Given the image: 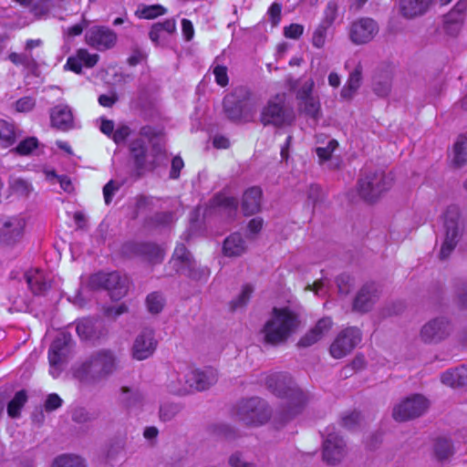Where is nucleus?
Returning a JSON list of instances; mask_svg holds the SVG:
<instances>
[{"label": "nucleus", "instance_id": "f257e3e1", "mask_svg": "<svg viewBox=\"0 0 467 467\" xmlns=\"http://www.w3.org/2000/svg\"><path fill=\"white\" fill-rule=\"evenodd\" d=\"M119 368V358L109 348L93 351L83 362L73 368V375L84 385L95 386L110 378Z\"/></svg>", "mask_w": 467, "mask_h": 467}, {"label": "nucleus", "instance_id": "f03ea898", "mask_svg": "<svg viewBox=\"0 0 467 467\" xmlns=\"http://www.w3.org/2000/svg\"><path fill=\"white\" fill-rule=\"evenodd\" d=\"M216 381L217 373L211 368L200 370L181 365L169 374L166 388L171 394L187 395L195 390H205Z\"/></svg>", "mask_w": 467, "mask_h": 467}, {"label": "nucleus", "instance_id": "7ed1b4c3", "mask_svg": "<svg viewBox=\"0 0 467 467\" xmlns=\"http://www.w3.org/2000/svg\"><path fill=\"white\" fill-rule=\"evenodd\" d=\"M265 385L275 395L286 399L285 408L280 413V420L283 422L298 414L309 400V396L286 373L275 372L268 375Z\"/></svg>", "mask_w": 467, "mask_h": 467}, {"label": "nucleus", "instance_id": "20e7f679", "mask_svg": "<svg viewBox=\"0 0 467 467\" xmlns=\"http://www.w3.org/2000/svg\"><path fill=\"white\" fill-rule=\"evenodd\" d=\"M299 324V316L296 311L287 306L274 307L262 328L264 339L275 346L283 344L296 331Z\"/></svg>", "mask_w": 467, "mask_h": 467}, {"label": "nucleus", "instance_id": "39448f33", "mask_svg": "<svg viewBox=\"0 0 467 467\" xmlns=\"http://www.w3.org/2000/svg\"><path fill=\"white\" fill-rule=\"evenodd\" d=\"M223 104L227 119L234 122H251L257 111L256 102L252 99L250 90L245 87L235 88L224 97Z\"/></svg>", "mask_w": 467, "mask_h": 467}, {"label": "nucleus", "instance_id": "423d86ee", "mask_svg": "<svg viewBox=\"0 0 467 467\" xmlns=\"http://www.w3.org/2000/svg\"><path fill=\"white\" fill-rule=\"evenodd\" d=\"M393 184V176L381 170L365 171L358 180L359 195L367 202H375Z\"/></svg>", "mask_w": 467, "mask_h": 467}, {"label": "nucleus", "instance_id": "0eeeda50", "mask_svg": "<svg viewBox=\"0 0 467 467\" xmlns=\"http://www.w3.org/2000/svg\"><path fill=\"white\" fill-rule=\"evenodd\" d=\"M130 152L138 174L143 171L153 170L163 159V150L153 145L149 152L146 140L142 138L133 140L130 144Z\"/></svg>", "mask_w": 467, "mask_h": 467}, {"label": "nucleus", "instance_id": "6e6552de", "mask_svg": "<svg viewBox=\"0 0 467 467\" xmlns=\"http://www.w3.org/2000/svg\"><path fill=\"white\" fill-rule=\"evenodd\" d=\"M295 121V113L285 105L283 99L276 97L268 100L260 113V122L263 126L283 128Z\"/></svg>", "mask_w": 467, "mask_h": 467}, {"label": "nucleus", "instance_id": "1a4fd4ad", "mask_svg": "<svg viewBox=\"0 0 467 467\" xmlns=\"http://www.w3.org/2000/svg\"><path fill=\"white\" fill-rule=\"evenodd\" d=\"M171 263L176 272L195 280L206 279L210 275V270L207 267L197 265L184 244L176 246Z\"/></svg>", "mask_w": 467, "mask_h": 467}, {"label": "nucleus", "instance_id": "9d476101", "mask_svg": "<svg viewBox=\"0 0 467 467\" xmlns=\"http://www.w3.org/2000/svg\"><path fill=\"white\" fill-rule=\"evenodd\" d=\"M237 416L246 425H259L269 420L270 410L265 400L251 398L239 403Z\"/></svg>", "mask_w": 467, "mask_h": 467}, {"label": "nucleus", "instance_id": "9b49d317", "mask_svg": "<svg viewBox=\"0 0 467 467\" xmlns=\"http://www.w3.org/2000/svg\"><path fill=\"white\" fill-rule=\"evenodd\" d=\"M90 285L93 288H104L111 299L119 300L128 292L129 281L117 272L99 273L91 276Z\"/></svg>", "mask_w": 467, "mask_h": 467}, {"label": "nucleus", "instance_id": "f8f14e48", "mask_svg": "<svg viewBox=\"0 0 467 467\" xmlns=\"http://www.w3.org/2000/svg\"><path fill=\"white\" fill-rule=\"evenodd\" d=\"M430 406L429 400L420 394L411 395L393 408L392 416L397 421H407L423 415Z\"/></svg>", "mask_w": 467, "mask_h": 467}, {"label": "nucleus", "instance_id": "ddd939ff", "mask_svg": "<svg viewBox=\"0 0 467 467\" xmlns=\"http://www.w3.org/2000/svg\"><path fill=\"white\" fill-rule=\"evenodd\" d=\"M460 212L458 207L450 206L444 214L445 239L441 245L440 257L446 259L455 248L459 237Z\"/></svg>", "mask_w": 467, "mask_h": 467}, {"label": "nucleus", "instance_id": "4468645a", "mask_svg": "<svg viewBox=\"0 0 467 467\" xmlns=\"http://www.w3.org/2000/svg\"><path fill=\"white\" fill-rule=\"evenodd\" d=\"M360 341V330L354 327H347L334 339L329 352L334 358H342L348 355Z\"/></svg>", "mask_w": 467, "mask_h": 467}, {"label": "nucleus", "instance_id": "2eb2a0df", "mask_svg": "<svg viewBox=\"0 0 467 467\" xmlns=\"http://www.w3.org/2000/svg\"><path fill=\"white\" fill-rule=\"evenodd\" d=\"M118 40L117 34L108 26H93L85 33V42L90 47L103 52L113 48Z\"/></svg>", "mask_w": 467, "mask_h": 467}, {"label": "nucleus", "instance_id": "dca6fc26", "mask_svg": "<svg viewBox=\"0 0 467 467\" xmlns=\"http://www.w3.org/2000/svg\"><path fill=\"white\" fill-rule=\"evenodd\" d=\"M378 33L379 26L377 22L368 17L357 19L348 27V37L357 46L369 43Z\"/></svg>", "mask_w": 467, "mask_h": 467}, {"label": "nucleus", "instance_id": "f3484780", "mask_svg": "<svg viewBox=\"0 0 467 467\" xmlns=\"http://www.w3.org/2000/svg\"><path fill=\"white\" fill-rule=\"evenodd\" d=\"M450 333V322L444 317H436L422 326L420 337L426 344H437L447 338Z\"/></svg>", "mask_w": 467, "mask_h": 467}, {"label": "nucleus", "instance_id": "a211bd4d", "mask_svg": "<svg viewBox=\"0 0 467 467\" xmlns=\"http://www.w3.org/2000/svg\"><path fill=\"white\" fill-rule=\"evenodd\" d=\"M25 227L26 220L20 215L0 219V240L6 244L19 242L23 237Z\"/></svg>", "mask_w": 467, "mask_h": 467}, {"label": "nucleus", "instance_id": "6ab92c4d", "mask_svg": "<svg viewBox=\"0 0 467 467\" xmlns=\"http://www.w3.org/2000/svg\"><path fill=\"white\" fill-rule=\"evenodd\" d=\"M158 341L155 339L154 332L151 329H143L135 338L131 348L133 358L144 360L156 350Z\"/></svg>", "mask_w": 467, "mask_h": 467}, {"label": "nucleus", "instance_id": "aec40b11", "mask_svg": "<svg viewBox=\"0 0 467 467\" xmlns=\"http://www.w3.org/2000/svg\"><path fill=\"white\" fill-rule=\"evenodd\" d=\"M327 438L323 442V459L329 464H335L345 455V442L337 433L327 430Z\"/></svg>", "mask_w": 467, "mask_h": 467}, {"label": "nucleus", "instance_id": "412c9836", "mask_svg": "<svg viewBox=\"0 0 467 467\" xmlns=\"http://www.w3.org/2000/svg\"><path fill=\"white\" fill-rule=\"evenodd\" d=\"M379 297V286L375 283H367L358 292L353 303V308L361 313L368 312L372 309Z\"/></svg>", "mask_w": 467, "mask_h": 467}, {"label": "nucleus", "instance_id": "4be33fe9", "mask_svg": "<svg viewBox=\"0 0 467 467\" xmlns=\"http://www.w3.org/2000/svg\"><path fill=\"white\" fill-rule=\"evenodd\" d=\"M51 127L60 131H67L75 127L72 109L66 104H58L49 111Z\"/></svg>", "mask_w": 467, "mask_h": 467}, {"label": "nucleus", "instance_id": "5701e85b", "mask_svg": "<svg viewBox=\"0 0 467 467\" xmlns=\"http://www.w3.org/2000/svg\"><path fill=\"white\" fill-rule=\"evenodd\" d=\"M99 59V56L98 54H91L86 48H79L75 55L67 58L65 68L80 74L83 66L91 68L96 66Z\"/></svg>", "mask_w": 467, "mask_h": 467}, {"label": "nucleus", "instance_id": "b1692460", "mask_svg": "<svg viewBox=\"0 0 467 467\" xmlns=\"http://www.w3.org/2000/svg\"><path fill=\"white\" fill-rule=\"evenodd\" d=\"M332 326L333 322L330 317H323L319 319L315 327L300 338L298 345L305 348L314 345L328 334Z\"/></svg>", "mask_w": 467, "mask_h": 467}, {"label": "nucleus", "instance_id": "393cba45", "mask_svg": "<svg viewBox=\"0 0 467 467\" xmlns=\"http://www.w3.org/2000/svg\"><path fill=\"white\" fill-rule=\"evenodd\" d=\"M467 0H459L453 9L445 17V28L451 35H456L464 20Z\"/></svg>", "mask_w": 467, "mask_h": 467}, {"label": "nucleus", "instance_id": "a878e982", "mask_svg": "<svg viewBox=\"0 0 467 467\" xmlns=\"http://www.w3.org/2000/svg\"><path fill=\"white\" fill-rule=\"evenodd\" d=\"M429 8L426 0H399V13L407 19H412L422 16Z\"/></svg>", "mask_w": 467, "mask_h": 467}, {"label": "nucleus", "instance_id": "bb28decb", "mask_svg": "<svg viewBox=\"0 0 467 467\" xmlns=\"http://www.w3.org/2000/svg\"><path fill=\"white\" fill-rule=\"evenodd\" d=\"M246 250V242L239 233H234L229 235L223 244V253L228 257L241 256Z\"/></svg>", "mask_w": 467, "mask_h": 467}, {"label": "nucleus", "instance_id": "cd10ccee", "mask_svg": "<svg viewBox=\"0 0 467 467\" xmlns=\"http://www.w3.org/2000/svg\"><path fill=\"white\" fill-rule=\"evenodd\" d=\"M262 190L259 187H251L243 196L242 209L245 215H252L260 211Z\"/></svg>", "mask_w": 467, "mask_h": 467}, {"label": "nucleus", "instance_id": "c85d7f7f", "mask_svg": "<svg viewBox=\"0 0 467 467\" xmlns=\"http://www.w3.org/2000/svg\"><path fill=\"white\" fill-rule=\"evenodd\" d=\"M392 86V72L390 69L386 68L379 70L374 78L372 83V89L379 97H387L391 90Z\"/></svg>", "mask_w": 467, "mask_h": 467}, {"label": "nucleus", "instance_id": "c756f323", "mask_svg": "<svg viewBox=\"0 0 467 467\" xmlns=\"http://www.w3.org/2000/svg\"><path fill=\"white\" fill-rule=\"evenodd\" d=\"M444 385L451 388L467 386V366H461L446 370L441 375Z\"/></svg>", "mask_w": 467, "mask_h": 467}, {"label": "nucleus", "instance_id": "7c9ffc66", "mask_svg": "<svg viewBox=\"0 0 467 467\" xmlns=\"http://www.w3.org/2000/svg\"><path fill=\"white\" fill-rule=\"evenodd\" d=\"M25 277L28 287L35 295H41L50 286L45 274L39 269H31L27 271L25 274Z\"/></svg>", "mask_w": 467, "mask_h": 467}, {"label": "nucleus", "instance_id": "2f4dec72", "mask_svg": "<svg viewBox=\"0 0 467 467\" xmlns=\"http://www.w3.org/2000/svg\"><path fill=\"white\" fill-rule=\"evenodd\" d=\"M363 67L358 63L353 71L350 72L348 81L341 89V97L345 99L353 98L357 90L359 88L362 81Z\"/></svg>", "mask_w": 467, "mask_h": 467}, {"label": "nucleus", "instance_id": "473e14b6", "mask_svg": "<svg viewBox=\"0 0 467 467\" xmlns=\"http://www.w3.org/2000/svg\"><path fill=\"white\" fill-rule=\"evenodd\" d=\"M298 109L306 116L317 120L321 118V104L318 96H312L299 100Z\"/></svg>", "mask_w": 467, "mask_h": 467}, {"label": "nucleus", "instance_id": "72a5a7b5", "mask_svg": "<svg viewBox=\"0 0 467 467\" xmlns=\"http://www.w3.org/2000/svg\"><path fill=\"white\" fill-rule=\"evenodd\" d=\"M143 394L136 388L123 386L120 389V401L127 408L136 407L141 404Z\"/></svg>", "mask_w": 467, "mask_h": 467}, {"label": "nucleus", "instance_id": "f704fd0d", "mask_svg": "<svg viewBox=\"0 0 467 467\" xmlns=\"http://www.w3.org/2000/svg\"><path fill=\"white\" fill-rule=\"evenodd\" d=\"M452 163L461 168L467 163V134L459 136L454 144Z\"/></svg>", "mask_w": 467, "mask_h": 467}, {"label": "nucleus", "instance_id": "c9c22d12", "mask_svg": "<svg viewBox=\"0 0 467 467\" xmlns=\"http://www.w3.org/2000/svg\"><path fill=\"white\" fill-rule=\"evenodd\" d=\"M70 353V349H61L57 352L48 351V359L50 364V374L57 378L61 371V366L66 362L68 355Z\"/></svg>", "mask_w": 467, "mask_h": 467}, {"label": "nucleus", "instance_id": "e433bc0d", "mask_svg": "<svg viewBox=\"0 0 467 467\" xmlns=\"http://www.w3.org/2000/svg\"><path fill=\"white\" fill-rule=\"evenodd\" d=\"M167 13V9L161 5H140L135 11V16L140 19H155Z\"/></svg>", "mask_w": 467, "mask_h": 467}, {"label": "nucleus", "instance_id": "4c0bfd02", "mask_svg": "<svg viewBox=\"0 0 467 467\" xmlns=\"http://www.w3.org/2000/svg\"><path fill=\"white\" fill-rule=\"evenodd\" d=\"M315 82L312 78L296 80L292 86V88L296 91V98L298 101L315 96L313 94Z\"/></svg>", "mask_w": 467, "mask_h": 467}, {"label": "nucleus", "instance_id": "58836bf2", "mask_svg": "<svg viewBox=\"0 0 467 467\" xmlns=\"http://www.w3.org/2000/svg\"><path fill=\"white\" fill-rule=\"evenodd\" d=\"M76 331L81 339H92L96 337V324L90 318L80 319L77 322Z\"/></svg>", "mask_w": 467, "mask_h": 467}, {"label": "nucleus", "instance_id": "ea45409f", "mask_svg": "<svg viewBox=\"0 0 467 467\" xmlns=\"http://www.w3.org/2000/svg\"><path fill=\"white\" fill-rule=\"evenodd\" d=\"M140 252L146 257L147 260L153 264L161 262L164 256L162 248L155 244L150 243L140 244Z\"/></svg>", "mask_w": 467, "mask_h": 467}, {"label": "nucleus", "instance_id": "a19ab883", "mask_svg": "<svg viewBox=\"0 0 467 467\" xmlns=\"http://www.w3.org/2000/svg\"><path fill=\"white\" fill-rule=\"evenodd\" d=\"M16 132L13 123L0 119V143L7 147L16 142Z\"/></svg>", "mask_w": 467, "mask_h": 467}, {"label": "nucleus", "instance_id": "79ce46f5", "mask_svg": "<svg viewBox=\"0 0 467 467\" xmlns=\"http://www.w3.org/2000/svg\"><path fill=\"white\" fill-rule=\"evenodd\" d=\"M27 400V395L25 390L16 393L15 397L7 405V413L11 418H17L20 410Z\"/></svg>", "mask_w": 467, "mask_h": 467}, {"label": "nucleus", "instance_id": "37998d69", "mask_svg": "<svg viewBox=\"0 0 467 467\" xmlns=\"http://www.w3.org/2000/svg\"><path fill=\"white\" fill-rule=\"evenodd\" d=\"M453 453V448L451 441L445 438H440L434 444V454L438 461L449 459Z\"/></svg>", "mask_w": 467, "mask_h": 467}, {"label": "nucleus", "instance_id": "c03bdc74", "mask_svg": "<svg viewBox=\"0 0 467 467\" xmlns=\"http://www.w3.org/2000/svg\"><path fill=\"white\" fill-rule=\"evenodd\" d=\"M164 305V297L158 292H152L146 297V306L150 314L156 315L161 313Z\"/></svg>", "mask_w": 467, "mask_h": 467}, {"label": "nucleus", "instance_id": "a18cd8bd", "mask_svg": "<svg viewBox=\"0 0 467 467\" xmlns=\"http://www.w3.org/2000/svg\"><path fill=\"white\" fill-rule=\"evenodd\" d=\"M52 467H86V465L80 457L64 454L53 461Z\"/></svg>", "mask_w": 467, "mask_h": 467}, {"label": "nucleus", "instance_id": "49530a36", "mask_svg": "<svg viewBox=\"0 0 467 467\" xmlns=\"http://www.w3.org/2000/svg\"><path fill=\"white\" fill-rule=\"evenodd\" d=\"M253 292H254V287L251 285H249V284L244 285L242 287V290H241V293L239 294V296L231 302V308L233 310H237L239 308H243L244 306H245L247 305V303L249 302Z\"/></svg>", "mask_w": 467, "mask_h": 467}, {"label": "nucleus", "instance_id": "de8ad7c7", "mask_svg": "<svg viewBox=\"0 0 467 467\" xmlns=\"http://www.w3.org/2000/svg\"><path fill=\"white\" fill-rule=\"evenodd\" d=\"M182 410V406L178 403L167 402L160 408V419L162 421L173 420Z\"/></svg>", "mask_w": 467, "mask_h": 467}, {"label": "nucleus", "instance_id": "09e8293b", "mask_svg": "<svg viewBox=\"0 0 467 467\" xmlns=\"http://www.w3.org/2000/svg\"><path fill=\"white\" fill-rule=\"evenodd\" d=\"M9 187L15 193L22 196H27L32 190L29 182L21 178H11Z\"/></svg>", "mask_w": 467, "mask_h": 467}, {"label": "nucleus", "instance_id": "8fccbe9b", "mask_svg": "<svg viewBox=\"0 0 467 467\" xmlns=\"http://www.w3.org/2000/svg\"><path fill=\"white\" fill-rule=\"evenodd\" d=\"M8 58L13 64L16 66L22 65L26 67H31L36 66V61L30 53L18 54L16 52H12L11 54H9Z\"/></svg>", "mask_w": 467, "mask_h": 467}, {"label": "nucleus", "instance_id": "3c124183", "mask_svg": "<svg viewBox=\"0 0 467 467\" xmlns=\"http://www.w3.org/2000/svg\"><path fill=\"white\" fill-rule=\"evenodd\" d=\"M329 26L320 23L312 36V45L317 48L324 47Z\"/></svg>", "mask_w": 467, "mask_h": 467}, {"label": "nucleus", "instance_id": "603ef678", "mask_svg": "<svg viewBox=\"0 0 467 467\" xmlns=\"http://www.w3.org/2000/svg\"><path fill=\"white\" fill-rule=\"evenodd\" d=\"M72 338L68 333L62 332L57 335L50 346L51 351L57 352L61 349H71Z\"/></svg>", "mask_w": 467, "mask_h": 467}, {"label": "nucleus", "instance_id": "864d4df0", "mask_svg": "<svg viewBox=\"0 0 467 467\" xmlns=\"http://www.w3.org/2000/svg\"><path fill=\"white\" fill-rule=\"evenodd\" d=\"M338 7L335 1H329L324 10V16L320 23L331 26L337 17Z\"/></svg>", "mask_w": 467, "mask_h": 467}, {"label": "nucleus", "instance_id": "5fc2aeb1", "mask_svg": "<svg viewBox=\"0 0 467 467\" xmlns=\"http://www.w3.org/2000/svg\"><path fill=\"white\" fill-rule=\"evenodd\" d=\"M338 143L336 140H330L326 147H317L316 153L318 157L319 163H323L332 157V153L337 148Z\"/></svg>", "mask_w": 467, "mask_h": 467}, {"label": "nucleus", "instance_id": "6e6d98bb", "mask_svg": "<svg viewBox=\"0 0 467 467\" xmlns=\"http://www.w3.org/2000/svg\"><path fill=\"white\" fill-rule=\"evenodd\" d=\"M37 140L34 137L27 138L22 140L15 149L11 151H15L19 155H28L37 147Z\"/></svg>", "mask_w": 467, "mask_h": 467}, {"label": "nucleus", "instance_id": "4d7b16f0", "mask_svg": "<svg viewBox=\"0 0 467 467\" xmlns=\"http://www.w3.org/2000/svg\"><path fill=\"white\" fill-rule=\"evenodd\" d=\"M214 203L220 207L229 210V212H235L238 206V201L236 198L222 194L217 195L214 198Z\"/></svg>", "mask_w": 467, "mask_h": 467}, {"label": "nucleus", "instance_id": "13d9d810", "mask_svg": "<svg viewBox=\"0 0 467 467\" xmlns=\"http://www.w3.org/2000/svg\"><path fill=\"white\" fill-rule=\"evenodd\" d=\"M125 451V442L122 441L112 443L107 453V457L109 461H116L119 455H123Z\"/></svg>", "mask_w": 467, "mask_h": 467}, {"label": "nucleus", "instance_id": "bf43d9fd", "mask_svg": "<svg viewBox=\"0 0 467 467\" xmlns=\"http://www.w3.org/2000/svg\"><path fill=\"white\" fill-rule=\"evenodd\" d=\"M213 72L215 78V81L218 85L221 87H225L228 84L229 78L226 67L217 65L213 67Z\"/></svg>", "mask_w": 467, "mask_h": 467}, {"label": "nucleus", "instance_id": "052dcab7", "mask_svg": "<svg viewBox=\"0 0 467 467\" xmlns=\"http://www.w3.org/2000/svg\"><path fill=\"white\" fill-rule=\"evenodd\" d=\"M36 100L32 97H24L16 102V109L18 112H28L34 109Z\"/></svg>", "mask_w": 467, "mask_h": 467}, {"label": "nucleus", "instance_id": "680f3d73", "mask_svg": "<svg viewBox=\"0 0 467 467\" xmlns=\"http://www.w3.org/2000/svg\"><path fill=\"white\" fill-rule=\"evenodd\" d=\"M304 33V26L300 24H291L284 28V35L287 38L298 39Z\"/></svg>", "mask_w": 467, "mask_h": 467}, {"label": "nucleus", "instance_id": "e2e57ef3", "mask_svg": "<svg viewBox=\"0 0 467 467\" xmlns=\"http://www.w3.org/2000/svg\"><path fill=\"white\" fill-rule=\"evenodd\" d=\"M130 134V129L127 125L119 126L113 132L111 138L117 143H122Z\"/></svg>", "mask_w": 467, "mask_h": 467}, {"label": "nucleus", "instance_id": "0e129e2a", "mask_svg": "<svg viewBox=\"0 0 467 467\" xmlns=\"http://www.w3.org/2000/svg\"><path fill=\"white\" fill-rule=\"evenodd\" d=\"M72 420L77 423L84 424L89 422L92 417L84 408H77L72 412Z\"/></svg>", "mask_w": 467, "mask_h": 467}, {"label": "nucleus", "instance_id": "69168bd1", "mask_svg": "<svg viewBox=\"0 0 467 467\" xmlns=\"http://www.w3.org/2000/svg\"><path fill=\"white\" fill-rule=\"evenodd\" d=\"M147 57V53L139 47H134L131 51V55L128 57V64L131 67H134L142 61H144Z\"/></svg>", "mask_w": 467, "mask_h": 467}, {"label": "nucleus", "instance_id": "338daca9", "mask_svg": "<svg viewBox=\"0 0 467 467\" xmlns=\"http://www.w3.org/2000/svg\"><path fill=\"white\" fill-rule=\"evenodd\" d=\"M119 184L111 180L109 181L103 188V195L105 199V202L109 204L114 193L119 189Z\"/></svg>", "mask_w": 467, "mask_h": 467}, {"label": "nucleus", "instance_id": "774afa93", "mask_svg": "<svg viewBox=\"0 0 467 467\" xmlns=\"http://www.w3.org/2000/svg\"><path fill=\"white\" fill-rule=\"evenodd\" d=\"M62 405V400L57 394H49L45 402L47 411H52L58 409Z\"/></svg>", "mask_w": 467, "mask_h": 467}]
</instances>
